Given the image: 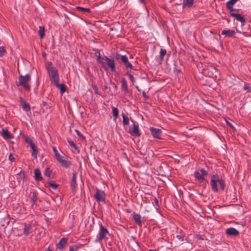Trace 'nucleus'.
Masks as SVG:
<instances>
[{
  "label": "nucleus",
  "mask_w": 251,
  "mask_h": 251,
  "mask_svg": "<svg viewBox=\"0 0 251 251\" xmlns=\"http://www.w3.org/2000/svg\"><path fill=\"white\" fill-rule=\"evenodd\" d=\"M112 109L113 115V121L116 122L119 116V110L117 108L115 107H112Z\"/></svg>",
  "instance_id": "nucleus-25"
},
{
  "label": "nucleus",
  "mask_w": 251,
  "mask_h": 251,
  "mask_svg": "<svg viewBox=\"0 0 251 251\" xmlns=\"http://www.w3.org/2000/svg\"><path fill=\"white\" fill-rule=\"evenodd\" d=\"M1 133L4 139H11L13 138V135L7 129L2 128Z\"/></svg>",
  "instance_id": "nucleus-14"
},
{
  "label": "nucleus",
  "mask_w": 251,
  "mask_h": 251,
  "mask_svg": "<svg viewBox=\"0 0 251 251\" xmlns=\"http://www.w3.org/2000/svg\"><path fill=\"white\" fill-rule=\"evenodd\" d=\"M226 233L228 235L236 236L239 234V232L235 228L229 227L226 229Z\"/></svg>",
  "instance_id": "nucleus-13"
},
{
  "label": "nucleus",
  "mask_w": 251,
  "mask_h": 251,
  "mask_svg": "<svg viewBox=\"0 0 251 251\" xmlns=\"http://www.w3.org/2000/svg\"><path fill=\"white\" fill-rule=\"evenodd\" d=\"M21 105L23 109L27 112L30 110V106L28 103L26 102L22 98H20Z\"/></svg>",
  "instance_id": "nucleus-20"
},
{
  "label": "nucleus",
  "mask_w": 251,
  "mask_h": 251,
  "mask_svg": "<svg viewBox=\"0 0 251 251\" xmlns=\"http://www.w3.org/2000/svg\"><path fill=\"white\" fill-rule=\"evenodd\" d=\"M142 3H144L145 0H139Z\"/></svg>",
  "instance_id": "nucleus-60"
},
{
  "label": "nucleus",
  "mask_w": 251,
  "mask_h": 251,
  "mask_svg": "<svg viewBox=\"0 0 251 251\" xmlns=\"http://www.w3.org/2000/svg\"><path fill=\"white\" fill-rule=\"evenodd\" d=\"M24 228L23 229L24 234L25 236H28L31 231L32 228L31 225L29 224H24Z\"/></svg>",
  "instance_id": "nucleus-18"
},
{
  "label": "nucleus",
  "mask_w": 251,
  "mask_h": 251,
  "mask_svg": "<svg viewBox=\"0 0 251 251\" xmlns=\"http://www.w3.org/2000/svg\"><path fill=\"white\" fill-rule=\"evenodd\" d=\"M25 142L28 144L29 145H30L31 144L34 143L33 141L29 138L26 137L25 139Z\"/></svg>",
  "instance_id": "nucleus-44"
},
{
  "label": "nucleus",
  "mask_w": 251,
  "mask_h": 251,
  "mask_svg": "<svg viewBox=\"0 0 251 251\" xmlns=\"http://www.w3.org/2000/svg\"><path fill=\"white\" fill-rule=\"evenodd\" d=\"M200 171L201 172V175H202V176H207L208 175V172L206 171L203 168H201V170H200Z\"/></svg>",
  "instance_id": "nucleus-45"
},
{
  "label": "nucleus",
  "mask_w": 251,
  "mask_h": 251,
  "mask_svg": "<svg viewBox=\"0 0 251 251\" xmlns=\"http://www.w3.org/2000/svg\"><path fill=\"white\" fill-rule=\"evenodd\" d=\"M142 94H143V97L145 98V100H147L149 99V97L148 96H147L145 91L142 92Z\"/></svg>",
  "instance_id": "nucleus-52"
},
{
  "label": "nucleus",
  "mask_w": 251,
  "mask_h": 251,
  "mask_svg": "<svg viewBox=\"0 0 251 251\" xmlns=\"http://www.w3.org/2000/svg\"><path fill=\"white\" fill-rule=\"evenodd\" d=\"M222 35H225L226 37L235 38V31L233 29H224L222 31Z\"/></svg>",
  "instance_id": "nucleus-10"
},
{
  "label": "nucleus",
  "mask_w": 251,
  "mask_h": 251,
  "mask_svg": "<svg viewBox=\"0 0 251 251\" xmlns=\"http://www.w3.org/2000/svg\"><path fill=\"white\" fill-rule=\"evenodd\" d=\"M167 51L164 49H161L159 52V57L161 61L164 59L165 55L166 54Z\"/></svg>",
  "instance_id": "nucleus-31"
},
{
  "label": "nucleus",
  "mask_w": 251,
  "mask_h": 251,
  "mask_svg": "<svg viewBox=\"0 0 251 251\" xmlns=\"http://www.w3.org/2000/svg\"><path fill=\"white\" fill-rule=\"evenodd\" d=\"M102 59L105 62L104 63L106 67V70H107L108 68H109L112 72H115L116 71V66L114 59L109 58L106 56H103Z\"/></svg>",
  "instance_id": "nucleus-3"
},
{
  "label": "nucleus",
  "mask_w": 251,
  "mask_h": 251,
  "mask_svg": "<svg viewBox=\"0 0 251 251\" xmlns=\"http://www.w3.org/2000/svg\"><path fill=\"white\" fill-rule=\"evenodd\" d=\"M35 179L37 181H39L42 180L43 177L40 170L38 168H36L34 170Z\"/></svg>",
  "instance_id": "nucleus-21"
},
{
  "label": "nucleus",
  "mask_w": 251,
  "mask_h": 251,
  "mask_svg": "<svg viewBox=\"0 0 251 251\" xmlns=\"http://www.w3.org/2000/svg\"><path fill=\"white\" fill-rule=\"evenodd\" d=\"M56 160L61 163V165L66 168H68L71 165V162L66 159L64 157L62 156L60 154L56 156Z\"/></svg>",
  "instance_id": "nucleus-7"
},
{
  "label": "nucleus",
  "mask_w": 251,
  "mask_h": 251,
  "mask_svg": "<svg viewBox=\"0 0 251 251\" xmlns=\"http://www.w3.org/2000/svg\"><path fill=\"white\" fill-rule=\"evenodd\" d=\"M133 123V127H130L129 129V132L132 136L139 137L141 135V133L139 129L138 124L133 120H131Z\"/></svg>",
  "instance_id": "nucleus-4"
},
{
  "label": "nucleus",
  "mask_w": 251,
  "mask_h": 251,
  "mask_svg": "<svg viewBox=\"0 0 251 251\" xmlns=\"http://www.w3.org/2000/svg\"><path fill=\"white\" fill-rule=\"evenodd\" d=\"M154 202L155 203V205L156 206H159L158 201V200L156 198H154Z\"/></svg>",
  "instance_id": "nucleus-53"
},
{
  "label": "nucleus",
  "mask_w": 251,
  "mask_h": 251,
  "mask_svg": "<svg viewBox=\"0 0 251 251\" xmlns=\"http://www.w3.org/2000/svg\"><path fill=\"white\" fill-rule=\"evenodd\" d=\"M67 242V238L63 237L61 238L59 241L58 243L57 244V248L60 250H62L64 245L66 244Z\"/></svg>",
  "instance_id": "nucleus-22"
},
{
  "label": "nucleus",
  "mask_w": 251,
  "mask_h": 251,
  "mask_svg": "<svg viewBox=\"0 0 251 251\" xmlns=\"http://www.w3.org/2000/svg\"><path fill=\"white\" fill-rule=\"evenodd\" d=\"M1 237V235L0 234V237Z\"/></svg>",
  "instance_id": "nucleus-64"
},
{
  "label": "nucleus",
  "mask_w": 251,
  "mask_h": 251,
  "mask_svg": "<svg viewBox=\"0 0 251 251\" xmlns=\"http://www.w3.org/2000/svg\"><path fill=\"white\" fill-rule=\"evenodd\" d=\"M150 130L151 131L152 136L155 138L160 139L162 131L161 129L151 127Z\"/></svg>",
  "instance_id": "nucleus-8"
},
{
  "label": "nucleus",
  "mask_w": 251,
  "mask_h": 251,
  "mask_svg": "<svg viewBox=\"0 0 251 251\" xmlns=\"http://www.w3.org/2000/svg\"><path fill=\"white\" fill-rule=\"evenodd\" d=\"M149 251H155V250H149Z\"/></svg>",
  "instance_id": "nucleus-63"
},
{
  "label": "nucleus",
  "mask_w": 251,
  "mask_h": 251,
  "mask_svg": "<svg viewBox=\"0 0 251 251\" xmlns=\"http://www.w3.org/2000/svg\"><path fill=\"white\" fill-rule=\"evenodd\" d=\"M77 249H78V247L77 246H70L69 248V251H76Z\"/></svg>",
  "instance_id": "nucleus-46"
},
{
  "label": "nucleus",
  "mask_w": 251,
  "mask_h": 251,
  "mask_svg": "<svg viewBox=\"0 0 251 251\" xmlns=\"http://www.w3.org/2000/svg\"><path fill=\"white\" fill-rule=\"evenodd\" d=\"M121 90L124 91V94L126 95L129 93V89L128 88L127 83L125 78L123 77L121 80Z\"/></svg>",
  "instance_id": "nucleus-9"
},
{
  "label": "nucleus",
  "mask_w": 251,
  "mask_h": 251,
  "mask_svg": "<svg viewBox=\"0 0 251 251\" xmlns=\"http://www.w3.org/2000/svg\"><path fill=\"white\" fill-rule=\"evenodd\" d=\"M92 87L94 89V90L95 91V93L96 94H99V92L98 88V87L96 85L92 84Z\"/></svg>",
  "instance_id": "nucleus-42"
},
{
  "label": "nucleus",
  "mask_w": 251,
  "mask_h": 251,
  "mask_svg": "<svg viewBox=\"0 0 251 251\" xmlns=\"http://www.w3.org/2000/svg\"><path fill=\"white\" fill-rule=\"evenodd\" d=\"M77 173L75 171H74L73 172V176L72 178V180L71 181L70 186L71 188L73 190H74L76 186V177Z\"/></svg>",
  "instance_id": "nucleus-17"
},
{
  "label": "nucleus",
  "mask_w": 251,
  "mask_h": 251,
  "mask_svg": "<svg viewBox=\"0 0 251 251\" xmlns=\"http://www.w3.org/2000/svg\"><path fill=\"white\" fill-rule=\"evenodd\" d=\"M47 69L50 76V79L51 82L54 84L57 83L59 81V75L57 70L52 66V63H49L47 67Z\"/></svg>",
  "instance_id": "nucleus-1"
},
{
  "label": "nucleus",
  "mask_w": 251,
  "mask_h": 251,
  "mask_svg": "<svg viewBox=\"0 0 251 251\" xmlns=\"http://www.w3.org/2000/svg\"><path fill=\"white\" fill-rule=\"evenodd\" d=\"M75 132H76V134L77 135V136L80 138V139H82V140H83V139H85L84 136L83 135H82V134H81V133H80V131H78V130H77V129H75Z\"/></svg>",
  "instance_id": "nucleus-41"
},
{
  "label": "nucleus",
  "mask_w": 251,
  "mask_h": 251,
  "mask_svg": "<svg viewBox=\"0 0 251 251\" xmlns=\"http://www.w3.org/2000/svg\"><path fill=\"white\" fill-rule=\"evenodd\" d=\"M9 160L11 161V162H13L14 159H15V158L13 156V155H12V154L10 153L9 155Z\"/></svg>",
  "instance_id": "nucleus-50"
},
{
  "label": "nucleus",
  "mask_w": 251,
  "mask_h": 251,
  "mask_svg": "<svg viewBox=\"0 0 251 251\" xmlns=\"http://www.w3.org/2000/svg\"><path fill=\"white\" fill-rule=\"evenodd\" d=\"M57 87L60 88V93L62 95L66 90V86L64 84H59L58 82L54 84Z\"/></svg>",
  "instance_id": "nucleus-26"
},
{
  "label": "nucleus",
  "mask_w": 251,
  "mask_h": 251,
  "mask_svg": "<svg viewBox=\"0 0 251 251\" xmlns=\"http://www.w3.org/2000/svg\"><path fill=\"white\" fill-rule=\"evenodd\" d=\"M100 229L96 240L97 241H100L106 238V235L108 233L107 229L105 228L102 224L100 226Z\"/></svg>",
  "instance_id": "nucleus-6"
},
{
  "label": "nucleus",
  "mask_w": 251,
  "mask_h": 251,
  "mask_svg": "<svg viewBox=\"0 0 251 251\" xmlns=\"http://www.w3.org/2000/svg\"><path fill=\"white\" fill-rule=\"evenodd\" d=\"M76 9L82 12H87V13L91 12L90 9L87 8H83V7H76Z\"/></svg>",
  "instance_id": "nucleus-34"
},
{
  "label": "nucleus",
  "mask_w": 251,
  "mask_h": 251,
  "mask_svg": "<svg viewBox=\"0 0 251 251\" xmlns=\"http://www.w3.org/2000/svg\"><path fill=\"white\" fill-rule=\"evenodd\" d=\"M132 217L134 221L139 226H142L141 216L139 214H137L135 212H133L132 214Z\"/></svg>",
  "instance_id": "nucleus-19"
},
{
  "label": "nucleus",
  "mask_w": 251,
  "mask_h": 251,
  "mask_svg": "<svg viewBox=\"0 0 251 251\" xmlns=\"http://www.w3.org/2000/svg\"><path fill=\"white\" fill-rule=\"evenodd\" d=\"M51 171L50 169L49 168H47L44 173V176L48 177H50L51 175Z\"/></svg>",
  "instance_id": "nucleus-36"
},
{
  "label": "nucleus",
  "mask_w": 251,
  "mask_h": 251,
  "mask_svg": "<svg viewBox=\"0 0 251 251\" xmlns=\"http://www.w3.org/2000/svg\"><path fill=\"white\" fill-rule=\"evenodd\" d=\"M67 141L70 144V146L73 148L75 150L77 151V152H79V150L75 143L69 138H67Z\"/></svg>",
  "instance_id": "nucleus-30"
},
{
  "label": "nucleus",
  "mask_w": 251,
  "mask_h": 251,
  "mask_svg": "<svg viewBox=\"0 0 251 251\" xmlns=\"http://www.w3.org/2000/svg\"><path fill=\"white\" fill-rule=\"evenodd\" d=\"M176 238L180 241H184V236L181 235H176Z\"/></svg>",
  "instance_id": "nucleus-49"
},
{
  "label": "nucleus",
  "mask_w": 251,
  "mask_h": 251,
  "mask_svg": "<svg viewBox=\"0 0 251 251\" xmlns=\"http://www.w3.org/2000/svg\"><path fill=\"white\" fill-rule=\"evenodd\" d=\"M239 0H230L226 3V8L230 11V12H233V5Z\"/></svg>",
  "instance_id": "nucleus-16"
},
{
  "label": "nucleus",
  "mask_w": 251,
  "mask_h": 251,
  "mask_svg": "<svg viewBox=\"0 0 251 251\" xmlns=\"http://www.w3.org/2000/svg\"><path fill=\"white\" fill-rule=\"evenodd\" d=\"M42 104L44 105V106H46L47 104V102L45 101H42Z\"/></svg>",
  "instance_id": "nucleus-55"
},
{
  "label": "nucleus",
  "mask_w": 251,
  "mask_h": 251,
  "mask_svg": "<svg viewBox=\"0 0 251 251\" xmlns=\"http://www.w3.org/2000/svg\"><path fill=\"white\" fill-rule=\"evenodd\" d=\"M193 4V0H183V7H191Z\"/></svg>",
  "instance_id": "nucleus-29"
},
{
  "label": "nucleus",
  "mask_w": 251,
  "mask_h": 251,
  "mask_svg": "<svg viewBox=\"0 0 251 251\" xmlns=\"http://www.w3.org/2000/svg\"><path fill=\"white\" fill-rule=\"evenodd\" d=\"M37 192H33L32 193V196L31 197V201L32 202V205L34 204L37 205L36 202L37 200Z\"/></svg>",
  "instance_id": "nucleus-27"
},
{
  "label": "nucleus",
  "mask_w": 251,
  "mask_h": 251,
  "mask_svg": "<svg viewBox=\"0 0 251 251\" xmlns=\"http://www.w3.org/2000/svg\"><path fill=\"white\" fill-rule=\"evenodd\" d=\"M5 52V50L3 47H0V57H1L4 52Z\"/></svg>",
  "instance_id": "nucleus-47"
},
{
  "label": "nucleus",
  "mask_w": 251,
  "mask_h": 251,
  "mask_svg": "<svg viewBox=\"0 0 251 251\" xmlns=\"http://www.w3.org/2000/svg\"><path fill=\"white\" fill-rule=\"evenodd\" d=\"M121 61L124 63V65L126 68H129L130 69L133 70V67L132 64L129 62L127 57L126 55H122L121 57Z\"/></svg>",
  "instance_id": "nucleus-11"
},
{
  "label": "nucleus",
  "mask_w": 251,
  "mask_h": 251,
  "mask_svg": "<svg viewBox=\"0 0 251 251\" xmlns=\"http://www.w3.org/2000/svg\"><path fill=\"white\" fill-rule=\"evenodd\" d=\"M218 182L220 184L221 189L224 191L225 190V183L224 180L222 179H221L218 181Z\"/></svg>",
  "instance_id": "nucleus-37"
},
{
  "label": "nucleus",
  "mask_w": 251,
  "mask_h": 251,
  "mask_svg": "<svg viewBox=\"0 0 251 251\" xmlns=\"http://www.w3.org/2000/svg\"><path fill=\"white\" fill-rule=\"evenodd\" d=\"M218 181H215L214 179H211V189L212 190L217 193L218 191V188L217 187V183Z\"/></svg>",
  "instance_id": "nucleus-24"
},
{
  "label": "nucleus",
  "mask_w": 251,
  "mask_h": 251,
  "mask_svg": "<svg viewBox=\"0 0 251 251\" xmlns=\"http://www.w3.org/2000/svg\"><path fill=\"white\" fill-rule=\"evenodd\" d=\"M230 15L241 23H245L246 22L245 18L240 14L234 13L232 12L230 13Z\"/></svg>",
  "instance_id": "nucleus-15"
},
{
  "label": "nucleus",
  "mask_w": 251,
  "mask_h": 251,
  "mask_svg": "<svg viewBox=\"0 0 251 251\" xmlns=\"http://www.w3.org/2000/svg\"><path fill=\"white\" fill-rule=\"evenodd\" d=\"M194 176L199 181L201 182L204 181L206 183H208L207 180H206L202 175L199 172H195L194 173Z\"/></svg>",
  "instance_id": "nucleus-23"
},
{
  "label": "nucleus",
  "mask_w": 251,
  "mask_h": 251,
  "mask_svg": "<svg viewBox=\"0 0 251 251\" xmlns=\"http://www.w3.org/2000/svg\"><path fill=\"white\" fill-rule=\"evenodd\" d=\"M30 148L32 149V151H33L34 150H36L37 149V147H36V146L35 145V144L34 143H33V144H31L30 145H29Z\"/></svg>",
  "instance_id": "nucleus-51"
},
{
  "label": "nucleus",
  "mask_w": 251,
  "mask_h": 251,
  "mask_svg": "<svg viewBox=\"0 0 251 251\" xmlns=\"http://www.w3.org/2000/svg\"><path fill=\"white\" fill-rule=\"evenodd\" d=\"M135 88L137 89V90H138V91H141V90L139 88V87H138V86H135Z\"/></svg>",
  "instance_id": "nucleus-59"
},
{
  "label": "nucleus",
  "mask_w": 251,
  "mask_h": 251,
  "mask_svg": "<svg viewBox=\"0 0 251 251\" xmlns=\"http://www.w3.org/2000/svg\"><path fill=\"white\" fill-rule=\"evenodd\" d=\"M45 251H51V250L50 247H48Z\"/></svg>",
  "instance_id": "nucleus-58"
},
{
  "label": "nucleus",
  "mask_w": 251,
  "mask_h": 251,
  "mask_svg": "<svg viewBox=\"0 0 251 251\" xmlns=\"http://www.w3.org/2000/svg\"><path fill=\"white\" fill-rule=\"evenodd\" d=\"M48 185L53 190L56 189L59 186L58 184L54 183L50 181L48 183Z\"/></svg>",
  "instance_id": "nucleus-35"
},
{
  "label": "nucleus",
  "mask_w": 251,
  "mask_h": 251,
  "mask_svg": "<svg viewBox=\"0 0 251 251\" xmlns=\"http://www.w3.org/2000/svg\"><path fill=\"white\" fill-rule=\"evenodd\" d=\"M121 56L122 55L121 54L117 53L112 54L113 59H115L116 60H119L120 59H121Z\"/></svg>",
  "instance_id": "nucleus-38"
},
{
  "label": "nucleus",
  "mask_w": 251,
  "mask_h": 251,
  "mask_svg": "<svg viewBox=\"0 0 251 251\" xmlns=\"http://www.w3.org/2000/svg\"><path fill=\"white\" fill-rule=\"evenodd\" d=\"M227 123L228 125L230 127H233V126H232V124H231L230 123H229V122H227Z\"/></svg>",
  "instance_id": "nucleus-56"
},
{
  "label": "nucleus",
  "mask_w": 251,
  "mask_h": 251,
  "mask_svg": "<svg viewBox=\"0 0 251 251\" xmlns=\"http://www.w3.org/2000/svg\"><path fill=\"white\" fill-rule=\"evenodd\" d=\"M104 88L105 89H106L108 88V87H107V86L106 85H104Z\"/></svg>",
  "instance_id": "nucleus-62"
},
{
  "label": "nucleus",
  "mask_w": 251,
  "mask_h": 251,
  "mask_svg": "<svg viewBox=\"0 0 251 251\" xmlns=\"http://www.w3.org/2000/svg\"><path fill=\"white\" fill-rule=\"evenodd\" d=\"M19 82H17V86H22L28 91L30 89V86L28 83L31 80V76L29 74H26L25 76L20 75L18 77Z\"/></svg>",
  "instance_id": "nucleus-2"
},
{
  "label": "nucleus",
  "mask_w": 251,
  "mask_h": 251,
  "mask_svg": "<svg viewBox=\"0 0 251 251\" xmlns=\"http://www.w3.org/2000/svg\"><path fill=\"white\" fill-rule=\"evenodd\" d=\"M19 175H22L23 176H25L24 172H22V171L20 172Z\"/></svg>",
  "instance_id": "nucleus-57"
},
{
  "label": "nucleus",
  "mask_w": 251,
  "mask_h": 251,
  "mask_svg": "<svg viewBox=\"0 0 251 251\" xmlns=\"http://www.w3.org/2000/svg\"><path fill=\"white\" fill-rule=\"evenodd\" d=\"M38 153V150L37 149L36 150H34L31 153L32 156L34 158H37V155Z\"/></svg>",
  "instance_id": "nucleus-43"
},
{
  "label": "nucleus",
  "mask_w": 251,
  "mask_h": 251,
  "mask_svg": "<svg viewBox=\"0 0 251 251\" xmlns=\"http://www.w3.org/2000/svg\"><path fill=\"white\" fill-rule=\"evenodd\" d=\"M122 116L123 119L124 126H128L129 124V120L128 117L124 113H122Z\"/></svg>",
  "instance_id": "nucleus-28"
},
{
  "label": "nucleus",
  "mask_w": 251,
  "mask_h": 251,
  "mask_svg": "<svg viewBox=\"0 0 251 251\" xmlns=\"http://www.w3.org/2000/svg\"><path fill=\"white\" fill-rule=\"evenodd\" d=\"M211 179H214L215 181L218 182L221 179H219L218 175L215 174L211 176Z\"/></svg>",
  "instance_id": "nucleus-40"
},
{
  "label": "nucleus",
  "mask_w": 251,
  "mask_h": 251,
  "mask_svg": "<svg viewBox=\"0 0 251 251\" xmlns=\"http://www.w3.org/2000/svg\"><path fill=\"white\" fill-rule=\"evenodd\" d=\"M239 11V9H234L233 8V11Z\"/></svg>",
  "instance_id": "nucleus-61"
},
{
  "label": "nucleus",
  "mask_w": 251,
  "mask_h": 251,
  "mask_svg": "<svg viewBox=\"0 0 251 251\" xmlns=\"http://www.w3.org/2000/svg\"><path fill=\"white\" fill-rule=\"evenodd\" d=\"M126 75H128L129 76L130 80L133 83V84H134V83L135 82V78H134L133 75L130 73H129L128 72H127L126 73Z\"/></svg>",
  "instance_id": "nucleus-39"
},
{
  "label": "nucleus",
  "mask_w": 251,
  "mask_h": 251,
  "mask_svg": "<svg viewBox=\"0 0 251 251\" xmlns=\"http://www.w3.org/2000/svg\"><path fill=\"white\" fill-rule=\"evenodd\" d=\"M45 28L43 26H40L38 31V34L41 38H43L45 36Z\"/></svg>",
  "instance_id": "nucleus-32"
},
{
  "label": "nucleus",
  "mask_w": 251,
  "mask_h": 251,
  "mask_svg": "<svg viewBox=\"0 0 251 251\" xmlns=\"http://www.w3.org/2000/svg\"><path fill=\"white\" fill-rule=\"evenodd\" d=\"M243 90L247 93L251 92V87L250 84L246 82H244V86L243 87Z\"/></svg>",
  "instance_id": "nucleus-33"
},
{
  "label": "nucleus",
  "mask_w": 251,
  "mask_h": 251,
  "mask_svg": "<svg viewBox=\"0 0 251 251\" xmlns=\"http://www.w3.org/2000/svg\"><path fill=\"white\" fill-rule=\"evenodd\" d=\"M95 55L97 57V60L100 64L101 67L103 68L105 70H106V67L105 66V63L102 61V57L100 56V50H97L95 53Z\"/></svg>",
  "instance_id": "nucleus-12"
},
{
  "label": "nucleus",
  "mask_w": 251,
  "mask_h": 251,
  "mask_svg": "<svg viewBox=\"0 0 251 251\" xmlns=\"http://www.w3.org/2000/svg\"><path fill=\"white\" fill-rule=\"evenodd\" d=\"M94 197L98 202L102 201L105 202V195L104 192L102 190L97 188Z\"/></svg>",
  "instance_id": "nucleus-5"
},
{
  "label": "nucleus",
  "mask_w": 251,
  "mask_h": 251,
  "mask_svg": "<svg viewBox=\"0 0 251 251\" xmlns=\"http://www.w3.org/2000/svg\"><path fill=\"white\" fill-rule=\"evenodd\" d=\"M174 72L176 73H178L180 72V70L176 68V69H174Z\"/></svg>",
  "instance_id": "nucleus-54"
},
{
  "label": "nucleus",
  "mask_w": 251,
  "mask_h": 251,
  "mask_svg": "<svg viewBox=\"0 0 251 251\" xmlns=\"http://www.w3.org/2000/svg\"><path fill=\"white\" fill-rule=\"evenodd\" d=\"M52 149H53V152H54V154H55V157L60 154L58 153V151H57V149H56V148H55V147H53L52 148Z\"/></svg>",
  "instance_id": "nucleus-48"
}]
</instances>
